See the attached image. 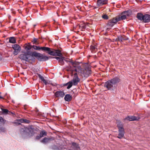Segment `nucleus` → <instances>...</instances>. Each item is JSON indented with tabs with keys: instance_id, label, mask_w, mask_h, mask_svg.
<instances>
[{
	"instance_id": "29",
	"label": "nucleus",
	"mask_w": 150,
	"mask_h": 150,
	"mask_svg": "<svg viewBox=\"0 0 150 150\" xmlns=\"http://www.w3.org/2000/svg\"><path fill=\"white\" fill-rule=\"evenodd\" d=\"M9 42L15 43L16 42V40L14 37H11L9 38Z\"/></svg>"
},
{
	"instance_id": "56",
	"label": "nucleus",
	"mask_w": 150,
	"mask_h": 150,
	"mask_svg": "<svg viewBox=\"0 0 150 150\" xmlns=\"http://www.w3.org/2000/svg\"><path fill=\"white\" fill-rule=\"evenodd\" d=\"M40 9L41 10H42V8L40 7Z\"/></svg>"
},
{
	"instance_id": "14",
	"label": "nucleus",
	"mask_w": 150,
	"mask_h": 150,
	"mask_svg": "<svg viewBox=\"0 0 150 150\" xmlns=\"http://www.w3.org/2000/svg\"><path fill=\"white\" fill-rule=\"evenodd\" d=\"M108 0H97V5L99 7L107 4Z\"/></svg>"
},
{
	"instance_id": "30",
	"label": "nucleus",
	"mask_w": 150,
	"mask_h": 150,
	"mask_svg": "<svg viewBox=\"0 0 150 150\" xmlns=\"http://www.w3.org/2000/svg\"><path fill=\"white\" fill-rule=\"evenodd\" d=\"M90 49L92 52H96L97 50V48L93 45L91 46Z\"/></svg>"
},
{
	"instance_id": "26",
	"label": "nucleus",
	"mask_w": 150,
	"mask_h": 150,
	"mask_svg": "<svg viewBox=\"0 0 150 150\" xmlns=\"http://www.w3.org/2000/svg\"><path fill=\"white\" fill-rule=\"evenodd\" d=\"M132 13V12L130 10L123 11L122 13V14H125L127 16H129L131 15Z\"/></svg>"
},
{
	"instance_id": "34",
	"label": "nucleus",
	"mask_w": 150,
	"mask_h": 150,
	"mask_svg": "<svg viewBox=\"0 0 150 150\" xmlns=\"http://www.w3.org/2000/svg\"><path fill=\"white\" fill-rule=\"evenodd\" d=\"M73 84L72 83V82L71 81H69V84L68 85V86L67 87V89H69L70 88H71L73 85Z\"/></svg>"
},
{
	"instance_id": "54",
	"label": "nucleus",
	"mask_w": 150,
	"mask_h": 150,
	"mask_svg": "<svg viewBox=\"0 0 150 150\" xmlns=\"http://www.w3.org/2000/svg\"><path fill=\"white\" fill-rule=\"evenodd\" d=\"M69 69H71V68L72 67H71V66L69 65Z\"/></svg>"
},
{
	"instance_id": "42",
	"label": "nucleus",
	"mask_w": 150,
	"mask_h": 150,
	"mask_svg": "<svg viewBox=\"0 0 150 150\" xmlns=\"http://www.w3.org/2000/svg\"><path fill=\"white\" fill-rule=\"evenodd\" d=\"M30 122V121L28 120L24 119V123H28Z\"/></svg>"
},
{
	"instance_id": "20",
	"label": "nucleus",
	"mask_w": 150,
	"mask_h": 150,
	"mask_svg": "<svg viewBox=\"0 0 150 150\" xmlns=\"http://www.w3.org/2000/svg\"><path fill=\"white\" fill-rule=\"evenodd\" d=\"M118 136L117 137L119 139H121L124 136L125 133L124 129L118 130Z\"/></svg>"
},
{
	"instance_id": "41",
	"label": "nucleus",
	"mask_w": 150,
	"mask_h": 150,
	"mask_svg": "<svg viewBox=\"0 0 150 150\" xmlns=\"http://www.w3.org/2000/svg\"><path fill=\"white\" fill-rule=\"evenodd\" d=\"M6 131V129L4 128H1L0 129V131L2 132H5Z\"/></svg>"
},
{
	"instance_id": "12",
	"label": "nucleus",
	"mask_w": 150,
	"mask_h": 150,
	"mask_svg": "<svg viewBox=\"0 0 150 150\" xmlns=\"http://www.w3.org/2000/svg\"><path fill=\"white\" fill-rule=\"evenodd\" d=\"M19 58L21 59L26 61H28L30 59V56L28 54H22L19 56Z\"/></svg>"
},
{
	"instance_id": "10",
	"label": "nucleus",
	"mask_w": 150,
	"mask_h": 150,
	"mask_svg": "<svg viewBox=\"0 0 150 150\" xmlns=\"http://www.w3.org/2000/svg\"><path fill=\"white\" fill-rule=\"evenodd\" d=\"M80 149L79 144L76 142H73L72 143V145L69 150H79Z\"/></svg>"
},
{
	"instance_id": "6",
	"label": "nucleus",
	"mask_w": 150,
	"mask_h": 150,
	"mask_svg": "<svg viewBox=\"0 0 150 150\" xmlns=\"http://www.w3.org/2000/svg\"><path fill=\"white\" fill-rule=\"evenodd\" d=\"M91 71L88 67H86L82 71V74L85 77H88L91 74Z\"/></svg>"
},
{
	"instance_id": "25",
	"label": "nucleus",
	"mask_w": 150,
	"mask_h": 150,
	"mask_svg": "<svg viewBox=\"0 0 150 150\" xmlns=\"http://www.w3.org/2000/svg\"><path fill=\"white\" fill-rule=\"evenodd\" d=\"M144 15L141 13H138L137 14V18L141 21H143V19L144 18Z\"/></svg>"
},
{
	"instance_id": "39",
	"label": "nucleus",
	"mask_w": 150,
	"mask_h": 150,
	"mask_svg": "<svg viewBox=\"0 0 150 150\" xmlns=\"http://www.w3.org/2000/svg\"><path fill=\"white\" fill-rule=\"evenodd\" d=\"M62 58H63L64 60L66 62H67V63L68 62H69V59L65 58V57H63Z\"/></svg>"
},
{
	"instance_id": "7",
	"label": "nucleus",
	"mask_w": 150,
	"mask_h": 150,
	"mask_svg": "<svg viewBox=\"0 0 150 150\" xmlns=\"http://www.w3.org/2000/svg\"><path fill=\"white\" fill-rule=\"evenodd\" d=\"M53 139L51 137H45L43 139L40 140V142L43 144H46L50 143L51 141Z\"/></svg>"
},
{
	"instance_id": "2",
	"label": "nucleus",
	"mask_w": 150,
	"mask_h": 150,
	"mask_svg": "<svg viewBox=\"0 0 150 150\" xmlns=\"http://www.w3.org/2000/svg\"><path fill=\"white\" fill-rule=\"evenodd\" d=\"M42 51L48 54L54 56H61V51L59 50H55L45 47H40L38 46V51Z\"/></svg>"
},
{
	"instance_id": "5",
	"label": "nucleus",
	"mask_w": 150,
	"mask_h": 150,
	"mask_svg": "<svg viewBox=\"0 0 150 150\" xmlns=\"http://www.w3.org/2000/svg\"><path fill=\"white\" fill-rule=\"evenodd\" d=\"M47 60L48 56L38 53V61L40 62H45Z\"/></svg>"
},
{
	"instance_id": "58",
	"label": "nucleus",
	"mask_w": 150,
	"mask_h": 150,
	"mask_svg": "<svg viewBox=\"0 0 150 150\" xmlns=\"http://www.w3.org/2000/svg\"><path fill=\"white\" fill-rule=\"evenodd\" d=\"M39 88V87L38 86V89Z\"/></svg>"
},
{
	"instance_id": "28",
	"label": "nucleus",
	"mask_w": 150,
	"mask_h": 150,
	"mask_svg": "<svg viewBox=\"0 0 150 150\" xmlns=\"http://www.w3.org/2000/svg\"><path fill=\"white\" fill-rule=\"evenodd\" d=\"M122 15L121 16H119L118 17H116V18L117 19L118 21L122 20L125 19L126 18L127 16L125 14H122Z\"/></svg>"
},
{
	"instance_id": "32",
	"label": "nucleus",
	"mask_w": 150,
	"mask_h": 150,
	"mask_svg": "<svg viewBox=\"0 0 150 150\" xmlns=\"http://www.w3.org/2000/svg\"><path fill=\"white\" fill-rule=\"evenodd\" d=\"M62 54L61 56H59L60 57H61V58L60 60H59V62L60 64L62 65H63L64 64V60L63 58H62L63 57H62Z\"/></svg>"
},
{
	"instance_id": "38",
	"label": "nucleus",
	"mask_w": 150,
	"mask_h": 150,
	"mask_svg": "<svg viewBox=\"0 0 150 150\" xmlns=\"http://www.w3.org/2000/svg\"><path fill=\"white\" fill-rule=\"evenodd\" d=\"M52 149H53L56 150L58 149V148L56 145H54L52 146Z\"/></svg>"
},
{
	"instance_id": "11",
	"label": "nucleus",
	"mask_w": 150,
	"mask_h": 150,
	"mask_svg": "<svg viewBox=\"0 0 150 150\" xmlns=\"http://www.w3.org/2000/svg\"><path fill=\"white\" fill-rule=\"evenodd\" d=\"M110 80L114 85L117 84L121 81L120 78L117 76L115 77Z\"/></svg>"
},
{
	"instance_id": "18",
	"label": "nucleus",
	"mask_w": 150,
	"mask_h": 150,
	"mask_svg": "<svg viewBox=\"0 0 150 150\" xmlns=\"http://www.w3.org/2000/svg\"><path fill=\"white\" fill-rule=\"evenodd\" d=\"M143 22L144 23H148L150 21V15L145 14L144 15Z\"/></svg>"
},
{
	"instance_id": "47",
	"label": "nucleus",
	"mask_w": 150,
	"mask_h": 150,
	"mask_svg": "<svg viewBox=\"0 0 150 150\" xmlns=\"http://www.w3.org/2000/svg\"><path fill=\"white\" fill-rule=\"evenodd\" d=\"M54 58L56 59L57 60H58V61H59V60H60L61 58V57H54Z\"/></svg>"
},
{
	"instance_id": "33",
	"label": "nucleus",
	"mask_w": 150,
	"mask_h": 150,
	"mask_svg": "<svg viewBox=\"0 0 150 150\" xmlns=\"http://www.w3.org/2000/svg\"><path fill=\"white\" fill-rule=\"evenodd\" d=\"M44 84L45 85H46L47 84H50L53 86H55L54 85H53L51 81L49 80H46V83H44Z\"/></svg>"
},
{
	"instance_id": "17",
	"label": "nucleus",
	"mask_w": 150,
	"mask_h": 150,
	"mask_svg": "<svg viewBox=\"0 0 150 150\" xmlns=\"http://www.w3.org/2000/svg\"><path fill=\"white\" fill-rule=\"evenodd\" d=\"M47 132L45 130L40 131L38 135V139L47 135Z\"/></svg>"
},
{
	"instance_id": "8",
	"label": "nucleus",
	"mask_w": 150,
	"mask_h": 150,
	"mask_svg": "<svg viewBox=\"0 0 150 150\" xmlns=\"http://www.w3.org/2000/svg\"><path fill=\"white\" fill-rule=\"evenodd\" d=\"M25 49L27 51H28L30 50H37L38 46L36 45H27L25 46Z\"/></svg>"
},
{
	"instance_id": "15",
	"label": "nucleus",
	"mask_w": 150,
	"mask_h": 150,
	"mask_svg": "<svg viewBox=\"0 0 150 150\" xmlns=\"http://www.w3.org/2000/svg\"><path fill=\"white\" fill-rule=\"evenodd\" d=\"M54 95L56 97L62 98L64 96L65 93L63 91H57L55 93Z\"/></svg>"
},
{
	"instance_id": "1",
	"label": "nucleus",
	"mask_w": 150,
	"mask_h": 150,
	"mask_svg": "<svg viewBox=\"0 0 150 150\" xmlns=\"http://www.w3.org/2000/svg\"><path fill=\"white\" fill-rule=\"evenodd\" d=\"M20 133L23 137H30L36 136V139H38L37 130L34 126L31 125L28 127H24L20 129Z\"/></svg>"
},
{
	"instance_id": "37",
	"label": "nucleus",
	"mask_w": 150,
	"mask_h": 150,
	"mask_svg": "<svg viewBox=\"0 0 150 150\" xmlns=\"http://www.w3.org/2000/svg\"><path fill=\"white\" fill-rule=\"evenodd\" d=\"M32 42L34 44L37 45L38 42V39L34 38Z\"/></svg>"
},
{
	"instance_id": "21",
	"label": "nucleus",
	"mask_w": 150,
	"mask_h": 150,
	"mask_svg": "<svg viewBox=\"0 0 150 150\" xmlns=\"http://www.w3.org/2000/svg\"><path fill=\"white\" fill-rule=\"evenodd\" d=\"M128 39V38L125 36H118L117 38H116V40L117 41H121L122 42L123 40H127Z\"/></svg>"
},
{
	"instance_id": "43",
	"label": "nucleus",
	"mask_w": 150,
	"mask_h": 150,
	"mask_svg": "<svg viewBox=\"0 0 150 150\" xmlns=\"http://www.w3.org/2000/svg\"><path fill=\"white\" fill-rule=\"evenodd\" d=\"M30 59H31L33 61H34L35 60V58L33 57L30 56V58H29Z\"/></svg>"
},
{
	"instance_id": "48",
	"label": "nucleus",
	"mask_w": 150,
	"mask_h": 150,
	"mask_svg": "<svg viewBox=\"0 0 150 150\" xmlns=\"http://www.w3.org/2000/svg\"><path fill=\"white\" fill-rule=\"evenodd\" d=\"M73 62L72 61H71L70 60V59L69 60V62L68 63L70 65V64H71L72 65V63H73Z\"/></svg>"
},
{
	"instance_id": "45",
	"label": "nucleus",
	"mask_w": 150,
	"mask_h": 150,
	"mask_svg": "<svg viewBox=\"0 0 150 150\" xmlns=\"http://www.w3.org/2000/svg\"><path fill=\"white\" fill-rule=\"evenodd\" d=\"M19 122L21 123H24V119H20L18 120Z\"/></svg>"
},
{
	"instance_id": "23",
	"label": "nucleus",
	"mask_w": 150,
	"mask_h": 150,
	"mask_svg": "<svg viewBox=\"0 0 150 150\" xmlns=\"http://www.w3.org/2000/svg\"><path fill=\"white\" fill-rule=\"evenodd\" d=\"M64 99L66 101L69 102L71 100L72 97L70 94H66L64 97Z\"/></svg>"
},
{
	"instance_id": "31",
	"label": "nucleus",
	"mask_w": 150,
	"mask_h": 150,
	"mask_svg": "<svg viewBox=\"0 0 150 150\" xmlns=\"http://www.w3.org/2000/svg\"><path fill=\"white\" fill-rule=\"evenodd\" d=\"M80 63L78 62L75 61L72 63V65L74 67L76 68L77 66L79 65Z\"/></svg>"
},
{
	"instance_id": "40",
	"label": "nucleus",
	"mask_w": 150,
	"mask_h": 150,
	"mask_svg": "<svg viewBox=\"0 0 150 150\" xmlns=\"http://www.w3.org/2000/svg\"><path fill=\"white\" fill-rule=\"evenodd\" d=\"M19 52H20V51L14 50V51L13 52V54H14L16 55L18 54Z\"/></svg>"
},
{
	"instance_id": "16",
	"label": "nucleus",
	"mask_w": 150,
	"mask_h": 150,
	"mask_svg": "<svg viewBox=\"0 0 150 150\" xmlns=\"http://www.w3.org/2000/svg\"><path fill=\"white\" fill-rule=\"evenodd\" d=\"M38 78L39 81L42 83H46V80L45 79L44 75L43 74H40L38 73Z\"/></svg>"
},
{
	"instance_id": "50",
	"label": "nucleus",
	"mask_w": 150,
	"mask_h": 150,
	"mask_svg": "<svg viewBox=\"0 0 150 150\" xmlns=\"http://www.w3.org/2000/svg\"><path fill=\"white\" fill-rule=\"evenodd\" d=\"M69 84V82L66 83H65L64 84H63V86H68V84Z\"/></svg>"
},
{
	"instance_id": "51",
	"label": "nucleus",
	"mask_w": 150,
	"mask_h": 150,
	"mask_svg": "<svg viewBox=\"0 0 150 150\" xmlns=\"http://www.w3.org/2000/svg\"><path fill=\"white\" fill-rule=\"evenodd\" d=\"M72 71H76V72H77V69H74V70H72Z\"/></svg>"
},
{
	"instance_id": "53",
	"label": "nucleus",
	"mask_w": 150,
	"mask_h": 150,
	"mask_svg": "<svg viewBox=\"0 0 150 150\" xmlns=\"http://www.w3.org/2000/svg\"><path fill=\"white\" fill-rule=\"evenodd\" d=\"M38 119L39 118V117L40 116V112H38Z\"/></svg>"
},
{
	"instance_id": "9",
	"label": "nucleus",
	"mask_w": 150,
	"mask_h": 150,
	"mask_svg": "<svg viewBox=\"0 0 150 150\" xmlns=\"http://www.w3.org/2000/svg\"><path fill=\"white\" fill-rule=\"evenodd\" d=\"M74 75L73 80L71 81L72 82L74 85H76L80 81V80L78 77L77 73H75Z\"/></svg>"
},
{
	"instance_id": "27",
	"label": "nucleus",
	"mask_w": 150,
	"mask_h": 150,
	"mask_svg": "<svg viewBox=\"0 0 150 150\" xmlns=\"http://www.w3.org/2000/svg\"><path fill=\"white\" fill-rule=\"evenodd\" d=\"M28 54L29 56H30L32 57H38V53L35 52H33L28 51Z\"/></svg>"
},
{
	"instance_id": "24",
	"label": "nucleus",
	"mask_w": 150,
	"mask_h": 150,
	"mask_svg": "<svg viewBox=\"0 0 150 150\" xmlns=\"http://www.w3.org/2000/svg\"><path fill=\"white\" fill-rule=\"evenodd\" d=\"M117 126L118 130L124 129L123 127L122 123L120 121H118L117 123Z\"/></svg>"
},
{
	"instance_id": "44",
	"label": "nucleus",
	"mask_w": 150,
	"mask_h": 150,
	"mask_svg": "<svg viewBox=\"0 0 150 150\" xmlns=\"http://www.w3.org/2000/svg\"><path fill=\"white\" fill-rule=\"evenodd\" d=\"M4 119L3 117H1L0 116V122H4Z\"/></svg>"
},
{
	"instance_id": "52",
	"label": "nucleus",
	"mask_w": 150,
	"mask_h": 150,
	"mask_svg": "<svg viewBox=\"0 0 150 150\" xmlns=\"http://www.w3.org/2000/svg\"><path fill=\"white\" fill-rule=\"evenodd\" d=\"M5 96H4V97H3V96H0V99H4V97H5Z\"/></svg>"
},
{
	"instance_id": "46",
	"label": "nucleus",
	"mask_w": 150,
	"mask_h": 150,
	"mask_svg": "<svg viewBox=\"0 0 150 150\" xmlns=\"http://www.w3.org/2000/svg\"><path fill=\"white\" fill-rule=\"evenodd\" d=\"M37 76L36 75L35 76H34L33 77V80H37Z\"/></svg>"
},
{
	"instance_id": "36",
	"label": "nucleus",
	"mask_w": 150,
	"mask_h": 150,
	"mask_svg": "<svg viewBox=\"0 0 150 150\" xmlns=\"http://www.w3.org/2000/svg\"><path fill=\"white\" fill-rule=\"evenodd\" d=\"M102 17L105 20H108L109 18L108 16L106 14L103 15L102 16Z\"/></svg>"
},
{
	"instance_id": "19",
	"label": "nucleus",
	"mask_w": 150,
	"mask_h": 150,
	"mask_svg": "<svg viewBox=\"0 0 150 150\" xmlns=\"http://www.w3.org/2000/svg\"><path fill=\"white\" fill-rule=\"evenodd\" d=\"M3 113L4 114H9V115H13V116L15 115V112H12L9 111L7 109H1Z\"/></svg>"
},
{
	"instance_id": "57",
	"label": "nucleus",
	"mask_w": 150,
	"mask_h": 150,
	"mask_svg": "<svg viewBox=\"0 0 150 150\" xmlns=\"http://www.w3.org/2000/svg\"><path fill=\"white\" fill-rule=\"evenodd\" d=\"M1 59V58H0V60Z\"/></svg>"
},
{
	"instance_id": "13",
	"label": "nucleus",
	"mask_w": 150,
	"mask_h": 150,
	"mask_svg": "<svg viewBox=\"0 0 150 150\" xmlns=\"http://www.w3.org/2000/svg\"><path fill=\"white\" fill-rule=\"evenodd\" d=\"M140 119L138 117H136L134 116H128L124 119L125 120H128L129 121L134 120H138Z\"/></svg>"
},
{
	"instance_id": "3",
	"label": "nucleus",
	"mask_w": 150,
	"mask_h": 150,
	"mask_svg": "<svg viewBox=\"0 0 150 150\" xmlns=\"http://www.w3.org/2000/svg\"><path fill=\"white\" fill-rule=\"evenodd\" d=\"M112 84L110 80L106 82L104 84V87H106L108 90L113 91L115 88V86Z\"/></svg>"
},
{
	"instance_id": "55",
	"label": "nucleus",
	"mask_w": 150,
	"mask_h": 150,
	"mask_svg": "<svg viewBox=\"0 0 150 150\" xmlns=\"http://www.w3.org/2000/svg\"><path fill=\"white\" fill-rule=\"evenodd\" d=\"M36 25H34V27H35V26Z\"/></svg>"
},
{
	"instance_id": "4",
	"label": "nucleus",
	"mask_w": 150,
	"mask_h": 150,
	"mask_svg": "<svg viewBox=\"0 0 150 150\" xmlns=\"http://www.w3.org/2000/svg\"><path fill=\"white\" fill-rule=\"evenodd\" d=\"M118 22V20L117 21L116 17L113 18L112 19L108 21L107 24V25L108 27H112L115 24H116Z\"/></svg>"
},
{
	"instance_id": "22",
	"label": "nucleus",
	"mask_w": 150,
	"mask_h": 150,
	"mask_svg": "<svg viewBox=\"0 0 150 150\" xmlns=\"http://www.w3.org/2000/svg\"><path fill=\"white\" fill-rule=\"evenodd\" d=\"M12 47L14 50L20 51L21 50V47L18 44H15L12 45Z\"/></svg>"
},
{
	"instance_id": "49",
	"label": "nucleus",
	"mask_w": 150,
	"mask_h": 150,
	"mask_svg": "<svg viewBox=\"0 0 150 150\" xmlns=\"http://www.w3.org/2000/svg\"><path fill=\"white\" fill-rule=\"evenodd\" d=\"M48 60L50 59L53 58H54V57L49 56H48Z\"/></svg>"
},
{
	"instance_id": "35",
	"label": "nucleus",
	"mask_w": 150,
	"mask_h": 150,
	"mask_svg": "<svg viewBox=\"0 0 150 150\" xmlns=\"http://www.w3.org/2000/svg\"><path fill=\"white\" fill-rule=\"evenodd\" d=\"M76 27L77 28H81V30L85 29L86 28V25H83L82 26H81L79 25H77Z\"/></svg>"
}]
</instances>
